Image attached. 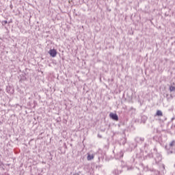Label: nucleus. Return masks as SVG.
Listing matches in <instances>:
<instances>
[{"label": "nucleus", "mask_w": 175, "mask_h": 175, "mask_svg": "<svg viewBox=\"0 0 175 175\" xmlns=\"http://www.w3.org/2000/svg\"><path fill=\"white\" fill-rule=\"evenodd\" d=\"M175 90V87L174 86H170V92H173V91Z\"/></svg>", "instance_id": "13"}, {"label": "nucleus", "mask_w": 175, "mask_h": 175, "mask_svg": "<svg viewBox=\"0 0 175 175\" xmlns=\"http://www.w3.org/2000/svg\"><path fill=\"white\" fill-rule=\"evenodd\" d=\"M87 159H88V156L87 157Z\"/></svg>", "instance_id": "19"}, {"label": "nucleus", "mask_w": 175, "mask_h": 175, "mask_svg": "<svg viewBox=\"0 0 175 175\" xmlns=\"http://www.w3.org/2000/svg\"><path fill=\"white\" fill-rule=\"evenodd\" d=\"M113 174L114 175H120L121 174V171H118V169H115L113 172H112Z\"/></svg>", "instance_id": "10"}, {"label": "nucleus", "mask_w": 175, "mask_h": 175, "mask_svg": "<svg viewBox=\"0 0 175 175\" xmlns=\"http://www.w3.org/2000/svg\"><path fill=\"white\" fill-rule=\"evenodd\" d=\"M170 97H171L172 98H173V96L170 95Z\"/></svg>", "instance_id": "18"}, {"label": "nucleus", "mask_w": 175, "mask_h": 175, "mask_svg": "<svg viewBox=\"0 0 175 175\" xmlns=\"http://www.w3.org/2000/svg\"><path fill=\"white\" fill-rule=\"evenodd\" d=\"M124 157V151L121 150L118 153H117V157L118 158H122Z\"/></svg>", "instance_id": "9"}, {"label": "nucleus", "mask_w": 175, "mask_h": 175, "mask_svg": "<svg viewBox=\"0 0 175 175\" xmlns=\"http://www.w3.org/2000/svg\"><path fill=\"white\" fill-rule=\"evenodd\" d=\"M109 117L111 120H114V121H118V115L117 113H110Z\"/></svg>", "instance_id": "6"}, {"label": "nucleus", "mask_w": 175, "mask_h": 175, "mask_svg": "<svg viewBox=\"0 0 175 175\" xmlns=\"http://www.w3.org/2000/svg\"><path fill=\"white\" fill-rule=\"evenodd\" d=\"M145 138L144 137L137 136L134 139V142H135L136 144H143L144 143Z\"/></svg>", "instance_id": "5"}, {"label": "nucleus", "mask_w": 175, "mask_h": 175, "mask_svg": "<svg viewBox=\"0 0 175 175\" xmlns=\"http://www.w3.org/2000/svg\"><path fill=\"white\" fill-rule=\"evenodd\" d=\"M167 155L170 154H174L175 152V139L171 141L168 145H166L165 147Z\"/></svg>", "instance_id": "3"}, {"label": "nucleus", "mask_w": 175, "mask_h": 175, "mask_svg": "<svg viewBox=\"0 0 175 175\" xmlns=\"http://www.w3.org/2000/svg\"><path fill=\"white\" fill-rule=\"evenodd\" d=\"M94 158H98V162H100V159H102V161H103V157L98 156V153H96L92 150H90L88 152V161H92V159H94Z\"/></svg>", "instance_id": "4"}, {"label": "nucleus", "mask_w": 175, "mask_h": 175, "mask_svg": "<svg viewBox=\"0 0 175 175\" xmlns=\"http://www.w3.org/2000/svg\"><path fill=\"white\" fill-rule=\"evenodd\" d=\"M161 171L155 169H150L148 171V174L150 173H152L154 175H159V174H166V170L165 169V164H161L160 165Z\"/></svg>", "instance_id": "2"}, {"label": "nucleus", "mask_w": 175, "mask_h": 175, "mask_svg": "<svg viewBox=\"0 0 175 175\" xmlns=\"http://www.w3.org/2000/svg\"><path fill=\"white\" fill-rule=\"evenodd\" d=\"M167 96H169V94H166V97L167 98Z\"/></svg>", "instance_id": "17"}, {"label": "nucleus", "mask_w": 175, "mask_h": 175, "mask_svg": "<svg viewBox=\"0 0 175 175\" xmlns=\"http://www.w3.org/2000/svg\"><path fill=\"white\" fill-rule=\"evenodd\" d=\"M130 148L129 149V151H132L133 150H135L137 147V144L135 143H131L129 145Z\"/></svg>", "instance_id": "8"}, {"label": "nucleus", "mask_w": 175, "mask_h": 175, "mask_svg": "<svg viewBox=\"0 0 175 175\" xmlns=\"http://www.w3.org/2000/svg\"><path fill=\"white\" fill-rule=\"evenodd\" d=\"M156 116H158V117H162V116H163V113H162V111L157 110Z\"/></svg>", "instance_id": "11"}, {"label": "nucleus", "mask_w": 175, "mask_h": 175, "mask_svg": "<svg viewBox=\"0 0 175 175\" xmlns=\"http://www.w3.org/2000/svg\"><path fill=\"white\" fill-rule=\"evenodd\" d=\"M137 175H142V173H139ZM150 175H152V174H151Z\"/></svg>", "instance_id": "15"}, {"label": "nucleus", "mask_w": 175, "mask_h": 175, "mask_svg": "<svg viewBox=\"0 0 175 175\" xmlns=\"http://www.w3.org/2000/svg\"><path fill=\"white\" fill-rule=\"evenodd\" d=\"M146 120H147V117L143 116V117H142V122H143L144 124H145Z\"/></svg>", "instance_id": "12"}, {"label": "nucleus", "mask_w": 175, "mask_h": 175, "mask_svg": "<svg viewBox=\"0 0 175 175\" xmlns=\"http://www.w3.org/2000/svg\"><path fill=\"white\" fill-rule=\"evenodd\" d=\"M98 137L102 138L101 135H98Z\"/></svg>", "instance_id": "16"}, {"label": "nucleus", "mask_w": 175, "mask_h": 175, "mask_svg": "<svg viewBox=\"0 0 175 175\" xmlns=\"http://www.w3.org/2000/svg\"><path fill=\"white\" fill-rule=\"evenodd\" d=\"M146 157L147 158H154L155 163H159V162L162 161V155L158 152L157 147H154L153 151L151 153L148 154Z\"/></svg>", "instance_id": "1"}, {"label": "nucleus", "mask_w": 175, "mask_h": 175, "mask_svg": "<svg viewBox=\"0 0 175 175\" xmlns=\"http://www.w3.org/2000/svg\"><path fill=\"white\" fill-rule=\"evenodd\" d=\"M6 24H8V21H2V25H6Z\"/></svg>", "instance_id": "14"}, {"label": "nucleus", "mask_w": 175, "mask_h": 175, "mask_svg": "<svg viewBox=\"0 0 175 175\" xmlns=\"http://www.w3.org/2000/svg\"><path fill=\"white\" fill-rule=\"evenodd\" d=\"M51 57H53V58H54L55 57L57 56V51L55 49H51L49 51Z\"/></svg>", "instance_id": "7"}]
</instances>
